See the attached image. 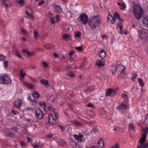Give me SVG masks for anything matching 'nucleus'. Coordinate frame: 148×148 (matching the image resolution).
<instances>
[{
    "instance_id": "4c0bfd02",
    "label": "nucleus",
    "mask_w": 148,
    "mask_h": 148,
    "mask_svg": "<svg viewBox=\"0 0 148 148\" xmlns=\"http://www.w3.org/2000/svg\"><path fill=\"white\" fill-rule=\"evenodd\" d=\"M67 75L68 76H69L71 77H73L74 75V73L70 72H69Z\"/></svg>"
},
{
    "instance_id": "f3484780",
    "label": "nucleus",
    "mask_w": 148,
    "mask_h": 148,
    "mask_svg": "<svg viewBox=\"0 0 148 148\" xmlns=\"http://www.w3.org/2000/svg\"><path fill=\"white\" fill-rule=\"evenodd\" d=\"M40 82L41 84L45 85L47 87L49 86L48 85L49 83L47 80L42 79L40 80Z\"/></svg>"
},
{
    "instance_id": "a211bd4d",
    "label": "nucleus",
    "mask_w": 148,
    "mask_h": 148,
    "mask_svg": "<svg viewBox=\"0 0 148 148\" xmlns=\"http://www.w3.org/2000/svg\"><path fill=\"white\" fill-rule=\"evenodd\" d=\"M25 13L28 16H29L32 19H33L34 17L32 13H30L27 10L25 11Z\"/></svg>"
},
{
    "instance_id": "f704fd0d",
    "label": "nucleus",
    "mask_w": 148,
    "mask_h": 148,
    "mask_svg": "<svg viewBox=\"0 0 148 148\" xmlns=\"http://www.w3.org/2000/svg\"><path fill=\"white\" fill-rule=\"evenodd\" d=\"M138 82L141 86H144V84L143 82V80L142 79L139 78L138 79Z\"/></svg>"
},
{
    "instance_id": "58836bf2",
    "label": "nucleus",
    "mask_w": 148,
    "mask_h": 148,
    "mask_svg": "<svg viewBox=\"0 0 148 148\" xmlns=\"http://www.w3.org/2000/svg\"><path fill=\"white\" fill-rule=\"evenodd\" d=\"M48 107L49 109L52 112H55V109L53 108L51 106H48Z\"/></svg>"
},
{
    "instance_id": "20e7f679",
    "label": "nucleus",
    "mask_w": 148,
    "mask_h": 148,
    "mask_svg": "<svg viewBox=\"0 0 148 148\" xmlns=\"http://www.w3.org/2000/svg\"><path fill=\"white\" fill-rule=\"evenodd\" d=\"M11 80L7 74L0 75V84H11Z\"/></svg>"
},
{
    "instance_id": "bb28decb",
    "label": "nucleus",
    "mask_w": 148,
    "mask_h": 148,
    "mask_svg": "<svg viewBox=\"0 0 148 148\" xmlns=\"http://www.w3.org/2000/svg\"><path fill=\"white\" fill-rule=\"evenodd\" d=\"M120 8L122 10H125V8H126V6L125 5L124 2H123L121 5L120 6Z\"/></svg>"
},
{
    "instance_id": "473e14b6",
    "label": "nucleus",
    "mask_w": 148,
    "mask_h": 148,
    "mask_svg": "<svg viewBox=\"0 0 148 148\" xmlns=\"http://www.w3.org/2000/svg\"><path fill=\"white\" fill-rule=\"evenodd\" d=\"M98 131L97 128L96 127H95L94 128H93L91 130L92 132H94V133H97Z\"/></svg>"
},
{
    "instance_id": "9b49d317",
    "label": "nucleus",
    "mask_w": 148,
    "mask_h": 148,
    "mask_svg": "<svg viewBox=\"0 0 148 148\" xmlns=\"http://www.w3.org/2000/svg\"><path fill=\"white\" fill-rule=\"evenodd\" d=\"M52 117V114H50L49 116V124L51 125H53L55 124L56 123V121L55 120L51 119V118Z\"/></svg>"
},
{
    "instance_id": "603ef678",
    "label": "nucleus",
    "mask_w": 148,
    "mask_h": 148,
    "mask_svg": "<svg viewBox=\"0 0 148 148\" xmlns=\"http://www.w3.org/2000/svg\"><path fill=\"white\" fill-rule=\"evenodd\" d=\"M51 23L52 24H53L55 23V21L54 20V18L53 17H52L51 18Z\"/></svg>"
},
{
    "instance_id": "774afa93",
    "label": "nucleus",
    "mask_w": 148,
    "mask_h": 148,
    "mask_svg": "<svg viewBox=\"0 0 148 148\" xmlns=\"http://www.w3.org/2000/svg\"><path fill=\"white\" fill-rule=\"evenodd\" d=\"M69 59L70 61L71 62H72L74 61V58L72 57H70Z\"/></svg>"
},
{
    "instance_id": "5701e85b",
    "label": "nucleus",
    "mask_w": 148,
    "mask_h": 148,
    "mask_svg": "<svg viewBox=\"0 0 148 148\" xmlns=\"http://www.w3.org/2000/svg\"><path fill=\"white\" fill-rule=\"evenodd\" d=\"M70 144L73 148H75L77 146V144L74 141L71 140L70 142Z\"/></svg>"
},
{
    "instance_id": "cd10ccee",
    "label": "nucleus",
    "mask_w": 148,
    "mask_h": 148,
    "mask_svg": "<svg viewBox=\"0 0 148 148\" xmlns=\"http://www.w3.org/2000/svg\"><path fill=\"white\" fill-rule=\"evenodd\" d=\"M16 1L21 6H23L24 4V0H16Z\"/></svg>"
},
{
    "instance_id": "ddd939ff",
    "label": "nucleus",
    "mask_w": 148,
    "mask_h": 148,
    "mask_svg": "<svg viewBox=\"0 0 148 148\" xmlns=\"http://www.w3.org/2000/svg\"><path fill=\"white\" fill-rule=\"evenodd\" d=\"M143 23L145 26H148V16L144 18Z\"/></svg>"
},
{
    "instance_id": "338daca9",
    "label": "nucleus",
    "mask_w": 148,
    "mask_h": 148,
    "mask_svg": "<svg viewBox=\"0 0 148 148\" xmlns=\"http://www.w3.org/2000/svg\"><path fill=\"white\" fill-rule=\"evenodd\" d=\"M55 18H56V20L58 21V20L59 18V16L58 15H56L55 16Z\"/></svg>"
},
{
    "instance_id": "de8ad7c7",
    "label": "nucleus",
    "mask_w": 148,
    "mask_h": 148,
    "mask_svg": "<svg viewBox=\"0 0 148 148\" xmlns=\"http://www.w3.org/2000/svg\"><path fill=\"white\" fill-rule=\"evenodd\" d=\"M5 59V56L0 55V60H4Z\"/></svg>"
},
{
    "instance_id": "6e6d98bb",
    "label": "nucleus",
    "mask_w": 148,
    "mask_h": 148,
    "mask_svg": "<svg viewBox=\"0 0 148 148\" xmlns=\"http://www.w3.org/2000/svg\"><path fill=\"white\" fill-rule=\"evenodd\" d=\"M74 51L73 50H71L69 52V55L71 56L73 54Z\"/></svg>"
},
{
    "instance_id": "b1692460",
    "label": "nucleus",
    "mask_w": 148,
    "mask_h": 148,
    "mask_svg": "<svg viewBox=\"0 0 148 148\" xmlns=\"http://www.w3.org/2000/svg\"><path fill=\"white\" fill-rule=\"evenodd\" d=\"M32 94L33 97L34 98H37L39 97V94L34 91Z\"/></svg>"
},
{
    "instance_id": "9d476101",
    "label": "nucleus",
    "mask_w": 148,
    "mask_h": 148,
    "mask_svg": "<svg viewBox=\"0 0 148 148\" xmlns=\"http://www.w3.org/2000/svg\"><path fill=\"white\" fill-rule=\"evenodd\" d=\"M98 54L100 57L103 59L106 57V53L104 49H102L99 51Z\"/></svg>"
},
{
    "instance_id": "4be33fe9",
    "label": "nucleus",
    "mask_w": 148,
    "mask_h": 148,
    "mask_svg": "<svg viewBox=\"0 0 148 148\" xmlns=\"http://www.w3.org/2000/svg\"><path fill=\"white\" fill-rule=\"evenodd\" d=\"M144 30L142 29L140 31V35L143 38H145V37L147 35V33L145 32L144 31Z\"/></svg>"
},
{
    "instance_id": "7ed1b4c3",
    "label": "nucleus",
    "mask_w": 148,
    "mask_h": 148,
    "mask_svg": "<svg viewBox=\"0 0 148 148\" xmlns=\"http://www.w3.org/2000/svg\"><path fill=\"white\" fill-rule=\"evenodd\" d=\"M143 131L144 133L139 140L140 145H138L137 148H148V143H144L146 140L147 134L148 132V128H145Z\"/></svg>"
},
{
    "instance_id": "13d9d810",
    "label": "nucleus",
    "mask_w": 148,
    "mask_h": 148,
    "mask_svg": "<svg viewBox=\"0 0 148 148\" xmlns=\"http://www.w3.org/2000/svg\"><path fill=\"white\" fill-rule=\"evenodd\" d=\"M20 144L23 147L25 145V143L23 141H21Z\"/></svg>"
},
{
    "instance_id": "8fccbe9b",
    "label": "nucleus",
    "mask_w": 148,
    "mask_h": 148,
    "mask_svg": "<svg viewBox=\"0 0 148 148\" xmlns=\"http://www.w3.org/2000/svg\"><path fill=\"white\" fill-rule=\"evenodd\" d=\"M122 97L123 98H127V99H128L127 96L126 94H123L122 95Z\"/></svg>"
},
{
    "instance_id": "6e6552de",
    "label": "nucleus",
    "mask_w": 148,
    "mask_h": 148,
    "mask_svg": "<svg viewBox=\"0 0 148 148\" xmlns=\"http://www.w3.org/2000/svg\"><path fill=\"white\" fill-rule=\"evenodd\" d=\"M116 90L114 89H107L106 90V96H110L112 95V94L114 93L113 95H115L116 93Z\"/></svg>"
},
{
    "instance_id": "c9c22d12",
    "label": "nucleus",
    "mask_w": 148,
    "mask_h": 148,
    "mask_svg": "<svg viewBox=\"0 0 148 148\" xmlns=\"http://www.w3.org/2000/svg\"><path fill=\"white\" fill-rule=\"evenodd\" d=\"M75 48L76 50L79 51H82L83 49L82 47L81 46L78 47H75Z\"/></svg>"
},
{
    "instance_id": "2f4dec72",
    "label": "nucleus",
    "mask_w": 148,
    "mask_h": 148,
    "mask_svg": "<svg viewBox=\"0 0 148 148\" xmlns=\"http://www.w3.org/2000/svg\"><path fill=\"white\" fill-rule=\"evenodd\" d=\"M119 22L117 23V25L118 26H123L122 25V23L123 21V20L122 19H121V18H120V19H119Z\"/></svg>"
},
{
    "instance_id": "1a4fd4ad",
    "label": "nucleus",
    "mask_w": 148,
    "mask_h": 148,
    "mask_svg": "<svg viewBox=\"0 0 148 148\" xmlns=\"http://www.w3.org/2000/svg\"><path fill=\"white\" fill-rule=\"evenodd\" d=\"M21 104V101L19 99H18L14 101V105L16 108L19 109L20 108Z\"/></svg>"
},
{
    "instance_id": "39448f33",
    "label": "nucleus",
    "mask_w": 148,
    "mask_h": 148,
    "mask_svg": "<svg viewBox=\"0 0 148 148\" xmlns=\"http://www.w3.org/2000/svg\"><path fill=\"white\" fill-rule=\"evenodd\" d=\"M125 69V67L121 64H118L116 66L112 65L111 66L110 70L112 73L114 74L115 71L117 70L121 73L123 72Z\"/></svg>"
},
{
    "instance_id": "e2e57ef3",
    "label": "nucleus",
    "mask_w": 148,
    "mask_h": 148,
    "mask_svg": "<svg viewBox=\"0 0 148 148\" xmlns=\"http://www.w3.org/2000/svg\"><path fill=\"white\" fill-rule=\"evenodd\" d=\"M119 127H116L114 128V130L115 131H118L119 130Z\"/></svg>"
},
{
    "instance_id": "f257e3e1",
    "label": "nucleus",
    "mask_w": 148,
    "mask_h": 148,
    "mask_svg": "<svg viewBox=\"0 0 148 148\" xmlns=\"http://www.w3.org/2000/svg\"><path fill=\"white\" fill-rule=\"evenodd\" d=\"M101 22V19L100 16H93L90 18L88 23L92 29H95L100 25Z\"/></svg>"
},
{
    "instance_id": "680f3d73",
    "label": "nucleus",
    "mask_w": 148,
    "mask_h": 148,
    "mask_svg": "<svg viewBox=\"0 0 148 148\" xmlns=\"http://www.w3.org/2000/svg\"><path fill=\"white\" fill-rule=\"evenodd\" d=\"M16 56H18L19 58H21V56L19 54V53L18 51H16Z\"/></svg>"
},
{
    "instance_id": "7c9ffc66",
    "label": "nucleus",
    "mask_w": 148,
    "mask_h": 148,
    "mask_svg": "<svg viewBox=\"0 0 148 148\" xmlns=\"http://www.w3.org/2000/svg\"><path fill=\"white\" fill-rule=\"evenodd\" d=\"M5 134L7 136H13L14 135V134L13 132H9L7 133H5Z\"/></svg>"
},
{
    "instance_id": "09e8293b",
    "label": "nucleus",
    "mask_w": 148,
    "mask_h": 148,
    "mask_svg": "<svg viewBox=\"0 0 148 148\" xmlns=\"http://www.w3.org/2000/svg\"><path fill=\"white\" fill-rule=\"evenodd\" d=\"M137 76V75L136 74H135L134 75H133L131 77V79H132L134 80V79L135 78H136V77Z\"/></svg>"
},
{
    "instance_id": "e433bc0d",
    "label": "nucleus",
    "mask_w": 148,
    "mask_h": 148,
    "mask_svg": "<svg viewBox=\"0 0 148 148\" xmlns=\"http://www.w3.org/2000/svg\"><path fill=\"white\" fill-rule=\"evenodd\" d=\"M23 70L22 69H21V71H20V73L21 77V78H22L23 77L25 76V73H23Z\"/></svg>"
},
{
    "instance_id": "c756f323",
    "label": "nucleus",
    "mask_w": 148,
    "mask_h": 148,
    "mask_svg": "<svg viewBox=\"0 0 148 148\" xmlns=\"http://www.w3.org/2000/svg\"><path fill=\"white\" fill-rule=\"evenodd\" d=\"M73 122L75 125L77 126L81 127L82 125V124L77 121H74Z\"/></svg>"
},
{
    "instance_id": "393cba45",
    "label": "nucleus",
    "mask_w": 148,
    "mask_h": 148,
    "mask_svg": "<svg viewBox=\"0 0 148 148\" xmlns=\"http://www.w3.org/2000/svg\"><path fill=\"white\" fill-rule=\"evenodd\" d=\"M96 64L98 65V67L99 68H101V66L104 65L103 63L101 61H99L97 62L96 63Z\"/></svg>"
},
{
    "instance_id": "a18cd8bd",
    "label": "nucleus",
    "mask_w": 148,
    "mask_h": 148,
    "mask_svg": "<svg viewBox=\"0 0 148 148\" xmlns=\"http://www.w3.org/2000/svg\"><path fill=\"white\" fill-rule=\"evenodd\" d=\"M14 114L16 115L18 114V112L16 111H14V110L12 109L11 111Z\"/></svg>"
},
{
    "instance_id": "bf43d9fd",
    "label": "nucleus",
    "mask_w": 148,
    "mask_h": 148,
    "mask_svg": "<svg viewBox=\"0 0 148 148\" xmlns=\"http://www.w3.org/2000/svg\"><path fill=\"white\" fill-rule=\"evenodd\" d=\"M53 56L56 58H58V55L56 53H53Z\"/></svg>"
},
{
    "instance_id": "0eeeda50",
    "label": "nucleus",
    "mask_w": 148,
    "mask_h": 148,
    "mask_svg": "<svg viewBox=\"0 0 148 148\" xmlns=\"http://www.w3.org/2000/svg\"><path fill=\"white\" fill-rule=\"evenodd\" d=\"M36 114L39 119H41L43 118L44 114L40 108H37L36 110Z\"/></svg>"
},
{
    "instance_id": "49530a36",
    "label": "nucleus",
    "mask_w": 148,
    "mask_h": 148,
    "mask_svg": "<svg viewBox=\"0 0 148 148\" xmlns=\"http://www.w3.org/2000/svg\"><path fill=\"white\" fill-rule=\"evenodd\" d=\"M8 61L7 60L5 61L4 62V64L5 68H7L8 65Z\"/></svg>"
},
{
    "instance_id": "f03ea898",
    "label": "nucleus",
    "mask_w": 148,
    "mask_h": 148,
    "mask_svg": "<svg viewBox=\"0 0 148 148\" xmlns=\"http://www.w3.org/2000/svg\"><path fill=\"white\" fill-rule=\"evenodd\" d=\"M132 11L137 19H139L141 18L143 12L142 7L136 4H134L133 6Z\"/></svg>"
},
{
    "instance_id": "4468645a",
    "label": "nucleus",
    "mask_w": 148,
    "mask_h": 148,
    "mask_svg": "<svg viewBox=\"0 0 148 148\" xmlns=\"http://www.w3.org/2000/svg\"><path fill=\"white\" fill-rule=\"evenodd\" d=\"M54 10L57 13H60L62 11V9L59 6L56 5L54 8Z\"/></svg>"
},
{
    "instance_id": "79ce46f5",
    "label": "nucleus",
    "mask_w": 148,
    "mask_h": 148,
    "mask_svg": "<svg viewBox=\"0 0 148 148\" xmlns=\"http://www.w3.org/2000/svg\"><path fill=\"white\" fill-rule=\"evenodd\" d=\"M17 128L16 127H13L11 128V130L14 131L15 132H17Z\"/></svg>"
},
{
    "instance_id": "0e129e2a",
    "label": "nucleus",
    "mask_w": 148,
    "mask_h": 148,
    "mask_svg": "<svg viewBox=\"0 0 148 148\" xmlns=\"http://www.w3.org/2000/svg\"><path fill=\"white\" fill-rule=\"evenodd\" d=\"M119 27L121 30V32L122 34L123 32V26H120Z\"/></svg>"
},
{
    "instance_id": "c03bdc74",
    "label": "nucleus",
    "mask_w": 148,
    "mask_h": 148,
    "mask_svg": "<svg viewBox=\"0 0 148 148\" xmlns=\"http://www.w3.org/2000/svg\"><path fill=\"white\" fill-rule=\"evenodd\" d=\"M53 115H54L56 119H57L58 118L59 114L56 112H55L53 113Z\"/></svg>"
},
{
    "instance_id": "052dcab7",
    "label": "nucleus",
    "mask_w": 148,
    "mask_h": 148,
    "mask_svg": "<svg viewBox=\"0 0 148 148\" xmlns=\"http://www.w3.org/2000/svg\"><path fill=\"white\" fill-rule=\"evenodd\" d=\"M21 31L23 33L25 34L26 33V31L23 28H21Z\"/></svg>"
},
{
    "instance_id": "f8f14e48",
    "label": "nucleus",
    "mask_w": 148,
    "mask_h": 148,
    "mask_svg": "<svg viewBox=\"0 0 148 148\" xmlns=\"http://www.w3.org/2000/svg\"><path fill=\"white\" fill-rule=\"evenodd\" d=\"M74 138L77 140L78 142H82L83 140L82 138L83 137V136L82 134H79L78 135L76 134H75L74 135Z\"/></svg>"
},
{
    "instance_id": "6ab92c4d",
    "label": "nucleus",
    "mask_w": 148,
    "mask_h": 148,
    "mask_svg": "<svg viewBox=\"0 0 148 148\" xmlns=\"http://www.w3.org/2000/svg\"><path fill=\"white\" fill-rule=\"evenodd\" d=\"M34 37L35 39H37L39 37L38 32L36 30H34L33 32Z\"/></svg>"
},
{
    "instance_id": "a19ab883",
    "label": "nucleus",
    "mask_w": 148,
    "mask_h": 148,
    "mask_svg": "<svg viewBox=\"0 0 148 148\" xmlns=\"http://www.w3.org/2000/svg\"><path fill=\"white\" fill-rule=\"evenodd\" d=\"M40 105H44V108H46V106L45 103V102H40L39 103Z\"/></svg>"
},
{
    "instance_id": "412c9836",
    "label": "nucleus",
    "mask_w": 148,
    "mask_h": 148,
    "mask_svg": "<svg viewBox=\"0 0 148 148\" xmlns=\"http://www.w3.org/2000/svg\"><path fill=\"white\" fill-rule=\"evenodd\" d=\"M114 19L115 20L120 19V17L119 14L117 12H115L114 15Z\"/></svg>"
},
{
    "instance_id": "5fc2aeb1",
    "label": "nucleus",
    "mask_w": 148,
    "mask_h": 148,
    "mask_svg": "<svg viewBox=\"0 0 148 148\" xmlns=\"http://www.w3.org/2000/svg\"><path fill=\"white\" fill-rule=\"evenodd\" d=\"M42 63L44 66L45 67H47L48 66L47 63L45 61L43 62Z\"/></svg>"
},
{
    "instance_id": "ea45409f",
    "label": "nucleus",
    "mask_w": 148,
    "mask_h": 148,
    "mask_svg": "<svg viewBox=\"0 0 148 148\" xmlns=\"http://www.w3.org/2000/svg\"><path fill=\"white\" fill-rule=\"evenodd\" d=\"M34 53L33 52H32L31 53H30V52H29L28 51H26V53L29 56H33V55L34 54Z\"/></svg>"
},
{
    "instance_id": "2eb2a0df",
    "label": "nucleus",
    "mask_w": 148,
    "mask_h": 148,
    "mask_svg": "<svg viewBox=\"0 0 148 148\" xmlns=\"http://www.w3.org/2000/svg\"><path fill=\"white\" fill-rule=\"evenodd\" d=\"M127 106L124 104H121L117 108L118 110L125 109L127 108Z\"/></svg>"
},
{
    "instance_id": "37998d69",
    "label": "nucleus",
    "mask_w": 148,
    "mask_h": 148,
    "mask_svg": "<svg viewBox=\"0 0 148 148\" xmlns=\"http://www.w3.org/2000/svg\"><path fill=\"white\" fill-rule=\"evenodd\" d=\"M129 127L131 129H133L134 128V125L132 123H130L129 125Z\"/></svg>"
},
{
    "instance_id": "3c124183",
    "label": "nucleus",
    "mask_w": 148,
    "mask_h": 148,
    "mask_svg": "<svg viewBox=\"0 0 148 148\" xmlns=\"http://www.w3.org/2000/svg\"><path fill=\"white\" fill-rule=\"evenodd\" d=\"M58 126L61 128V130H62V131H63L64 130L65 127L64 126L62 125H58Z\"/></svg>"
},
{
    "instance_id": "aec40b11",
    "label": "nucleus",
    "mask_w": 148,
    "mask_h": 148,
    "mask_svg": "<svg viewBox=\"0 0 148 148\" xmlns=\"http://www.w3.org/2000/svg\"><path fill=\"white\" fill-rule=\"evenodd\" d=\"M24 84L26 86V87L29 88H32L33 87V86L32 84L28 83L26 82H24Z\"/></svg>"
},
{
    "instance_id": "423d86ee",
    "label": "nucleus",
    "mask_w": 148,
    "mask_h": 148,
    "mask_svg": "<svg viewBox=\"0 0 148 148\" xmlns=\"http://www.w3.org/2000/svg\"><path fill=\"white\" fill-rule=\"evenodd\" d=\"M79 18V21L83 24L85 25L87 23L88 18V16L86 14L84 13L82 14Z\"/></svg>"
},
{
    "instance_id": "4d7b16f0",
    "label": "nucleus",
    "mask_w": 148,
    "mask_h": 148,
    "mask_svg": "<svg viewBox=\"0 0 148 148\" xmlns=\"http://www.w3.org/2000/svg\"><path fill=\"white\" fill-rule=\"evenodd\" d=\"M93 106V104L90 103H88L87 105V106L88 107H92Z\"/></svg>"
},
{
    "instance_id": "dca6fc26",
    "label": "nucleus",
    "mask_w": 148,
    "mask_h": 148,
    "mask_svg": "<svg viewBox=\"0 0 148 148\" xmlns=\"http://www.w3.org/2000/svg\"><path fill=\"white\" fill-rule=\"evenodd\" d=\"M108 22L111 23L112 24H114L115 23L112 15L108 16Z\"/></svg>"
},
{
    "instance_id": "72a5a7b5",
    "label": "nucleus",
    "mask_w": 148,
    "mask_h": 148,
    "mask_svg": "<svg viewBox=\"0 0 148 148\" xmlns=\"http://www.w3.org/2000/svg\"><path fill=\"white\" fill-rule=\"evenodd\" d=\"M75 36L77 37H79L80 36L81 34L79 31H77L75 33Z\"/></svg>"
},
{
    "instance_id": "864d4df0",
    "label": "nucleus",
    "mask_w": 148,
    "mask_h": 148,
    "mask_svg": "<svg viewBox=\"0 0 148 148\" xmlns=\"http://www.w3.org/2000/svg\"><path fill=\"white\" fill-rule=\"evenodd\" d=\"M69 36L66 34H63V37L64 39H66V38H67V37H69Z\"/></svg>"
},
{
    "instance_id": "a878e982",
    "label": "nucleus",
    "mask_w": 148,
    "mask_h": 148,
    "mask_svg": "<svg viewBox=\"0 0 148 148\" xmlns=\"http://www.w3.org/2000/svg\"><path fill=\"white\" fill-rule=\"evenodd\" d=\"M101 144L103 145V147L104 146V143L103 141L101 139H100L99 141L98 142V144L99 145V146H97V147H101V145H100V144Z\"/></svg>"
},
{
    "instance_id": "69168bd1",
    "label": "nucleus",
    "mask_w": 148,
    "mask_h": 148,
    "mask_svg": "<svg viewBox=\"0 0 148 148\" xmlns=\"http://www.w3.org/2000/svg\"><path fill=\"white\" fill-rule=\"evenodd\" d=\"M44 1H42L40 2H39V3L38 5H42L44 3Z\"/></svg>"
},
{
    "instance_id": "c85d7f7f",
    "label": "nucleus",
    "mask_w": 148,
    "mask_h": 148,
    "mask_svg": "<svg viewBox=\"0 0 148 148\" xmlns=\"http://www.w3.org/2000/svg\"><path fill=\"white\" fill-rule=\"evenodd\" d=\"M2 3L5 5L6 8L9 7L8 1L5 0H2Z\"/></svg>"
}]
</instances>
